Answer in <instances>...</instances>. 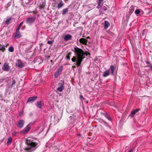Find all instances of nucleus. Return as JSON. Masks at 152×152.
Wrapping results in <instances>:
<instances>
[{
    "instance_id": "1",
    "label": "nucleus",
    "mask_w": 152,
    "mask_h": 152,
    "mask_svg": "<svg viewBox=\"0 0 152 152\" xmlns=\"http://www.w3.org/2000/svg\"><path fill=\"white\" fill-rule=\"evenodd\" d=\"M74 52L76 56H73L72 58L73 62H76L77 66H79L85 56H88V54L85 52L82 49L77 47L74 48Z\"/></svg>"
},
{
    "instance_id": "2",
    "label": "nucleus",
    "mask_w": 152,
    "mask_h": 152,
    "mask_svg": "<svg viewBox=\"0 0 152 152\" xmlns=\"http://www.w3.org/2000/svg\"><path fill=\"white\" fill-rule=\"evenodd\" d=\"M39 141L34 140H27V146L23 148L25 152H31L35 150L38 146Z\"/></svg>"
},
{
    "instance_id": "3",
    "label": "nucleus",
    "mask_w": 152,
    "mask_h": 152,
    "mask_svg": "<svg viewBox=\"0 0 152 152\" xmlns=\"http://www.w3.org/2000/svg\"><path fill=\"white\" fill-rule=\"evenodd\" d=\"M35 19L36 16H35L28 17L26 19V23L29 26L31 25L34 23Z\"/></svg>"
},
{
    "instance_id": "4",
    "label": "nucleus",
    "mask_w": 152,
    "mask_h": 152,
    "mask_svg": "<svg viewBox=\"0 0 152 152\" xmlns=\"http://www.w3.org/2000/svg\"><path fill=\"white\" fill-rule=\"evenodd\" d=\"M64 81L61 80V82L58 84V87L57 88V90L59 92H61L64 88Z\"/></svg>"
},
{
    "instance_id": "5",
    "label": "nucleus",
    "mask_w": 152,
    "mask_h": 152,
    "mask_svg": "<svg viewBox=\"0 0 152 152\" xmlns=\"http://www.w3.org/2000/svg\"><path fill=\"white\" fill-rule=\"evenodd\" d=\"M63 68V66H61L59 67L57 71L55 73L54 77L55 78H57L58 77L62 72Z\"/></svg>"
},
{
    "instance_id": "6",
    "label": "nucleus",
    "mask_w": 152,
    "mask_h": 152,
    "mask_svg": "<svg viewBox=\"0 0 152 152\" xmlns=\"http://www.w3.org/2000/svg\"><path fill=\"white\" fill-rule=\"evenodd\" d=\"M2 69L4 71L8 72L10 70V67L8 64L7 63H5L2 66Z\"/></svg>"
},
{
    "instance_id": "7",
    "label": "nucleus",
    "mask_w": 152,
    "mask_h": 152,
    "mask_svg": "<svg viewBox=\"0 0 152 152\" xmlns=\"http://www.w3.org/2000/svg\"><path fill=\"white\" fill-rule=\"evenodd\" d=\"M32 123H30L27 126L26 128V129H24V130L20 132V133L21 134H24L26 133H27L28 131L31 129V127H28V126H31V124Z\"/></svg>"
},
{
    "instance_id": "8",
    "label": "nucleus",
    "mask_w": 152,
    "mask_h": 152,
    "mask_svg": "<svg viewBox=\"0 0 152 152\" xmlns=\"http://www.w3.org/2000/svg\"><path fill=\"white\" fill-rule=\"evenodd\" d=\"M72 36L69 34H66L63 37V39L64 40L67 41L69 40L72 39Z\"/></svg>"
},
{
    "instance_id": "9",
    "label": "nucleus",
    "mask_w": 152,
    "mask_h": 152,
    "mask_svg": "<svg viewBox=\"0 0 152 152\" xmlns=\"http://www.w3.org/2000/svg\"><path fill=\"white\" fill-rule=\"evenodd\" d=\"M37 98V96H32L29 97L28 99L27 102L31 103L34 101Z\"/></svg>"
},
{
    "instance_id": "10",
    "label": "nucleus",
    "mask_w": 152,
    "mask_h": 152,
    "mask_svg": "<svg viewBox=\"0 0 152 152\" xmlns=\"http://www.w3.org/2000/svg\"><path fill=\"white\" fill-rule=\"evenodd\" d=\"M24 123V121L23 120H20L18 122L17 125L19 128H21L23 126Z\"/></svg>"
},
{
    "instance_id": "11",
    "label": "nucleus",
    "mask_w": 152,
    "mask_h": 152,
    "mask_svg": "<svg viewBox=\"0 0 152 152\" xmlns=\"http://www.w3.org/2000/svg\"><path fill=\"white\" fill-rule=\"evenodd\" d=\"M21 37V35L19 31L16 30V31L14 35V37L16 38H19Z\"/></svg>"
},
{
    "instance_id": "12",
    "label": "nucleus",
    "mask_w": 152,
    "mask_h": 152,
    "mask_svg": "<svg viewBox=\"0 0 152 152\" xmlns=\"http://www.w3.org/2000/svg\"><path fill=\"white\" fill-rule=\"evenodd\" d=\"M110 26V23L108 21L105 20L104 24V27L105 29H107Z\"/></svg>"
},
{
    "instance_id": "13",
    "label": "nucleus",
    "mask_w": 152,
    "mask_h": 152,
    "mask_svg": "<svg viewBox=\"0 0 152 152\" xmlns=\"http://www.w3.org/2000/svg\"><path fill=\"white\" fill-rule=\"evenodd\" d=\"M79 42L80 43L86 45L88 42V40L84 38H81L80 39Z\"/></svg>"
},
{
    "instance_id": "14",
    "label": "nucleus",
    "mask_w": 152,
    "mask_h": 152,
    "mask_svg": "<svg viewBox=\"0 0 152 152\" xmlns=\"http://www.w3.org/2000/svg\"><path fill=\"white\" fill-rule=\"evenodd\" d=\"M18 61L20 62V63H16V65L19 68H22L23 66V64L20 62V60H18Z\"/></svg>"
},
{
    "instance_id": "15",
    "label": "nucleus",
    "mask_w": 152,
    "mask_h": 152,
    "mask_svg": "<svg viewBox=\"0 0 152 152\" xmlns=\"http://www.w3.org/2000/svg\"><path fill=\"white\" fill-rule=\"evenodd\" d=\"M109 69H107L105 71L103 72V76L104 77H107L110 74Z\"/></svg>"
},
{
    "instance_id": "16",
    "label": "nucleus",
    "mask_w": 152,
    "mask_h": 152,
    "mask_svg": "<svg viewBox=\"0 0 152 152\" xmlns=\"http://www.w3.org/2000/svg\"><path fill=\"white\" fill-rule=\"evenodd\" d=\"M64 5V4L63 2L61 0V1L59 2V3H58L57 6V8L58 9H60Z\"/></svg>"
},
{
    "instance_id": "17",
    "label": "nucleus",
    "mask_w": 152,
    "mask_h": 152,
    "mask_svg": "<svg viewBox=\"0 0 152 152\" xmlns=\"http://www.w3.org/2000/svg\"><path fill=\"white\" fill-rule=\"evenodd\" d=\"M36 105L37 107L41 109L42 105V102L41 101L38 102L36 103Z\"/></svg>"
},
{
    "instance_id": "18",
    "label": "nucleus",
    "mask_w": 152,
    "mask_h": 152,
    "mask_svg": "<svg viewBox=\"0 0 152 152\" xmlns=\"http://www.w3.org/2000/svg\"><path fill=\"white\" fill-rule=\"evenodd\" d=\"M7 45H2L0 44V50H1L2 52H4L5 50V47L7 46Z\"/></svg>"
},
{
    "instance_id": "19",
    "label": "nucleus",
    "mask_w": 152,
    "mask_h": 152,
    "mask_svg": "<svg viewBox=\"0 0 152 152\" xmlns=\"http://www.w3.org/2000/svg\"><path fill=\"white\" fill-rule=\"evenodd\" d=\"M12 20L11 17L7 19L5 21V23L6 24L8 25L10 22V21Z\"/></svg>"
},
{
    "instance_id": "20",
    "label": "nucleus",
    "mask_w": 152,
    "mask_h": 152,
    "mask_svg": "<svg viewBox=\"0 0 152 152\" xmlns=\"http://www.w3.org/2000/svg\"><path fill=\"white\" fill-rule=\"evenodd\" d=\"M68 8H66L62 10V14L63 15H65L66 13L68 11Z\"/></svg>"
},
{
    "instance_id": "21",
    "label": "nucleus",
    "mask_w": 152,
    "mask_h": 152,
    "mask_svg": "<svg viewBox=\"0 0 152 152\" xmlns=\"http://www.w3.org/2000/svg\"><path fill=\"white\" fill-rule=\"evenodd\" d=\"M110 68L111 71V73L112 75H114V66L113 65H111L110 66Z\"/></svg>"
},
{
    "instance_id": "22",
    "label": "nucleus",
    "mask_w": 152,
    "mask_h": 152,
    "mask_svg": "<svg viewBox=\"0 0 152 152\" xmlns=\"http://www.w3.org/2000/svg\"><path fill=\"white\" fill-rule=\"evenodd\" d=\"M140 109L138 108L135 110H132L131 113V114H135L140 110Z\"/></svg>"
},
{
    "instance_id": "23",
    "label": "nucleus",
    "mask_w": 152,
    "mask_h": 152,
    "mask_svg": "<svg viewBox=\"0 0 152 152\" xmlns=\"http://www.w3.org/2000/svg\"><path fill=\"white\" fill-rule=\"evenodd\" d=\"M12 139L11 137H10L8 138L7 144L8 145L10 144L12 142Z\"/></svg>"
},
{
    "instance_id": "24",
    "label": "nucleus",
    "mask_w": 152,
    "mask_h": 152,
    "mask_svg": "<svg viewBox=\"0 0 152 152\" xmlns=\"http://www.w3.org/2000/svg\"><path fill=\"white\" fill-rule=\"evenodd\" d=\"M134 7L132 6H131L129 9V12L130 13V14H131L134 11Z\"/></svg>"
},
{
    "instance_id": "25",
    "label": "nucleus",
    "mask_w": 152,
    "mask_h": 152,
    "mask_svg": "<svg viewBox=\"0 0 152 152\" xmlns=\"http://www.w3.org/2000/svg\"><path fill=\"white\" fill-rule=\"evenodd\" d=\"M12 83L10 86V87L11 88H12V87H13L14 86V85H15V84L16 83V81L14 79H12Z\"/></svg>"
},
{
    "instance_id": "26",
    "label": "nucleus",
    "mask_w": 152,
    "mask_h": 152,
    "mask_svg": "<svg viewBox=\"0 0 152 152\" xmlns=\"http://www.w3.org/2000/svg\"><path fill=\"white\" fill-rule=\"evenodd\" d=\"M105 117L107 118L109 121H111V118L109 116V115H104Z\"/></svg>"
},
{
    "instance_id": "27",
    "label": "nucleus",
    "mask_w": 152,
    "mask_h": 152,
    "mask_svg": "<svg viewBox=\"0 0 152 152\" xmlns=\"http://www.w3.org/2000/svg\"><path fill=\"white\" fill-rule=\"evenodd\" d=\"M23 22H21L19 24V25L16 30H17V31H19L20 29L21 26H22V25H23Z\"/></svg>"
},
{
    "instance_id": "28",
    "label": "nucleus",
    "mask_w": 152,
    "mask_h": 152,
    "mask_svg": "<svg viewBox=\"0 0 152 152\" xmlns=\"http://www.w3.org/2000/svg\"><path fill=\"white\" fill-rule=\"evenodd\" d=\"M14 48L12 46L10 47L8 49V50L10 52H12L14 51Z\"/></svg>"
},
{
    "instance_id": "29",
    "label": "nucleus",
    "mask_w": 152,
    "mask_h": 152,
    "mask_svg": "<svg viewBox=\"0 0 152 152\" xmlns=\"http://www.w3.org/2000/svg\"><path fill=\"white\" fill-rule=\"evenodd\" d=\"M71 55L70 53H69L66 56V59L67 60H70V56Z\"/></svg>"
},
{
    "instance_id": "30",
    "label": "nucleus",
    "mask_w": 152,
    "mask_h": 152,
    "mask_svg": "<svg viewBox=\"0 0 152 152\" xmlns=\"http://www.w3.org/2000/svg\"><path fill=\"white\" fill-rule=\"evenodd\" d=\"M140 10L138 9L136 10L135 11V13L137 15L139 14L140 13Z\"/></svg>"
},
{
    "instance_id": "31",
    "label": "nucleus",
    "mask_w": 152,
    "mask_h": 152,
    "mask_svg": "<svg viewBox=\"0 0 152 152\" xmlns=\"http://www.w3.org/2000/svg\"><path fill=\"white\" fill-rule=\"evenodd\" d=\"M11 1H10L7 3V8L8 7H9L11 5Z\"/></svg>"
},
{
    "instance_id": "32",
    "label": "nucleus",
    "mask_w": 152,
    "mask_h": 152,
    "mask_svg": "<svg viewBox=\"0 0 152 152\" xmlns=\"http://www.w3.org/2000/svg\"><path fill=\"white\" fill-rule=\"evenodd\" d=\"M53 43V40L52 41H48L47 42V43L49 45H52Z\"/></svg>"
},
{
    "instance_id": "33",
    "label": "nucleus",
    "mask_w": 152,
    "mask_h": 152,
    "mask_svg": "<svg viewBox=\"0 0 152 152\" xmlns=\"http://www.w3.org/2000/svg\"><path fill=\"white\" fill-rule=\"evenodd\" d=\"M80 99H84L85 98H84L83 96L82 95H80Z\"/></svg>"
},
{
    "instance_id": "34",
    "label": "nucleus",
    "mask_w": 152,
    "mask_h": 152,
    "mask_svg": "<svg viewBox=\"0 0 152 152\" xmlns=\"http://www.w3.org/2000/svg\"><path fill=\"white\" fill-rule=\"evenodd\" d=\"M59 115H60V116H61V117L62 116V115H57V114H56V115H55L54 118H55L56 117H57L58 116H59Z\"/></svg>"
},
{
    "instance_id": "35",
    "label": "nucleus",
    "mask_w": 152,
    "mask_h": 152,
    "mask_svg": "<svg viewBox=\"0 0 152 152\" xmlns=\"http://www.w3.org/2000/svg\"><path fill=\"white\" fill-rule=\"evenodd\" d=\"M134 115H129V117H130L131 118H133L134 117Z\"/></svg>"
},
{
    "instance_id": "36",
    "label": "nucleus",
    "mask_w": 152,
    "mask_h": 152,
    "mask_svg": "<svg viewBox=\"0 0 152 152\" xmlns=\"http://www.w3.org/2000/svg\"><path fill=\"white\" fill-rule=\"evenodd\" d=\"M29 12L31 13H33V14H36V12L35 11H33Z\"/></svg>"
},
{
    "instance_id": "37",
    "label": "nucleus",
    "mask_w": 152,
    "mask_h": 152,
    "mask_svg": "<svg viewBox=\"0 0 152 152\" xmlns=\"http://www.w3.org/2000/svg\"><path fill=\"white\" fill-rule=\"evenodd\" d=\"M145 63H146L147 64H149V65H151V64H150V63L149 62H148V61H146L145 62Z\"/></svg>"
},
{
    "instance_id": "38",
    "label": "nucleus",
    "mask_w": 152,
    "mask_h": 152,
    "mask_svg": "<svg viewBox=\"0 0 152 152\" xmlns=\"http://www.w3.org/2000/svg\"><path fill=\"white\" fill-rule=\"evenodd\" d=\"M133 150V149L132 148L128 152H132Z\"/></svg>"
},
{
    "instance_id": "39",
    "label": "nucleus",
    "mask_w": 152,
    "mask_h": 152,
    "mask_svg": "<svg viewBox=\"0 0 152 152\" xmlns=\"http://www.w3.org/2000/svg\"><path fill=\"white\" fill-rule=\"evenodd\" d=\"M101 2H100L99 1L98 2V6H99L100 5V3Z\"/></svg>"
},
{
    "instance_id": "40",
    "label": "nucleus",
    "mask_w": 152,
    "mask_h": 152,
    "mask_svg": "<svg viewBox=\"0 0 152 152\" xmlns=\"http://www.w3.org/2000/svg\"><path fill=\"white\" fill-rule=\"evenodd\" d=\"M148 67H150V69L151 70H152V65H151V66H148Z\"/></svg>"
},
{
    "instance_id": "41",
    "label": "nucleus",
    "mask_w": 152,
    "mask_h": 152,
    "mask_svg": "<svg viewBox=\"0 0 152 152\" xmlns=\"http://www.w3.org/2000/svg\"><path fill=\"white\" fill-rule=\"evenodd\" d=\"M64 2L66 3H67L69 1L68 0H64Z\"/></svg>"
},
{
    "instance_id": "42",
    "label": "nucleus",
    "mask_w": 152,
    "mask_h": 152,
    "mask_svg": "<svg viewBox=\"0 0 152 152\" xmlns=\"http://www.w3.org/2000/svg\"><path fill=\"white\" fill-rule=\"evenodd\" d=\"M129 148V147L126 146V147L125 149H126V150H127Z\"/></svg>"
},
{
    "instance_id": "43",
    "label": "nucleus",
    "mask_w": 152,
    "mask_h": 152,
    "mask_svg": "<svg viewBox=\"0 0 152 152\" xmlns=\"http://www.w3.org/2000/svg\"><path fill=\"white\" fill-rule=\"evenodd\" d=\"M58 11H57L56 12V14H58Z\"/></svg>"
},
{
    "instance_id": "44",
    "label": "nucleus",
    "mask_w": 152,
    "mask_h": 152,
    "mask_svg": "<svg viewBox=\"0 0 152 152\" xmlns=\"http://www.w3.org/2000/svg\"><path fill=\"white\" fill-rule=\"evenodd\" d=\"M100 2H102L103 1V0H98Z\"/></svg>"
},
{
    "instance_id": "45",
    "label": "nucleus",
    "mask_w": 152,
    "mask_h": 152,
    "mask_svg": "<svg viewBox=\"0 0 152 152\" xmlns=\"http://www.w3.org/2000/svg\"><path fill=\"white\" fill-rule=\"evenodd\" d=\"M107 8H105L104 9V11H106V10H107Z\"/></svg>"
},
{
    "instance_id": "46",
    "label": "nucleus",
    "mask_w": 152,
    "mask_h": 152,
    "mask_svg": "<svg viewBox=\"0 0 152 152\" xmlns=\"http://www.w3.org/2000/svg\"><path fill=\"white\" fill-rule=\"evenodd\" d=\"M21 44H22L23 45H24V44L23 42H22L21 43Z\"/></svg>"
},
{
    "instance_id": "47",
    "label": "nucleus",
    "mask_w": 152,
    "mask_h": 152,
    "mask_svg": "<svg viewBox=\"0 0 152 152\" xmlns=\"http://www.w3.org/2000/svg\"><path fill=\"white\" fill-rule=\"evenodd\" d=\"M39 80H40H40H40V82H42V81L41 79V78H40V77H39Z\"/></svg>"
},
{
    "instance_id": "48",
    "label": "nucleus",
    "mask_w": 152,
    "mask_h": 152,
    "mask_svg": "<svg viewBox=\"0 0 152 152\" xmlns=\"http://www.w3.org/2000/svg\"><path fill=\"white\" fill-rule=\"evenodd\" d=\"M23 111H22V112H21V113H20V114H23Z\"/></svg>"
},
{
    "instance_id": "49",
    "label": "nucleus",
    "mask_w": 152,
    "mask_h": 152,
    "mask_svg": "<svg viewBox=\"0 0 152 152\" xmlns=\"http://www.w3.org/2000/svg\"><path fill=\"white\" fill-rule=\"evenodd\" d=\"M103 122L104 123L107 124L106 122L104 121H103Z\"/></svg>"
},
{
    "instance_id": "50",
    "label": "nucleus",
    "mask_w": 152,
    "mask_h": 152,
    "mask_svg": "<svg viewBox=\"0 0 152 152\" xmlns=\"http://www.w3.org/2000/svg\"><path fill=\"white\" fill-rule=\"evenodd\" d=\"M69 118H70L71 119V118H72V116H70Z\"/></svg>"
},
{
    "instance_id": "51",
    "label": "nucleus",
    "mask_w": 152,
    "mask_h": 152,
    "mask_svg": "<svg viewBox=\"0 0 152 152\" xmlns=\"http://www.w3.org/2000/svg\"><path fill=\"white\" fill-rule=\"evenodd\" d=\"M89 38V37H87V39H88V38Z\"/></svg>"
},
{
    "instance_id": "52",
    "label": "nucleus",
    "mask_w": 152,
    "mask_h": 152,
    "mask_svg": "<svg viewBox=\"0 0 152 152\" xmlns=\"http://www.w3.org/2000/svg\"><path fill=\"white\" fill-rule=\"evenodd\" d=\"M97 8H99V6H98L97 7Z\"/></svg>"
},
{
    "instance_id": "53",
    "label": "nucleus",
    "mask_w": 152,
    "mask_h": 152,
    "mask_svg": "<svg viewBox=\"0 0 152 152\" xmlns=\"http://www.w3.org/2000/svg\"><path fill=\"white\" fill-rule=\"evenodd\" d=\"M103 114H107L108 113H104Z\"/></svg>"
},
{
    "instance_id": "54",
    "label": "nucleus",
    "mask_w": 152,
    "mask_h": 152,
    "mask_svg": "<svg viewBox=\"0 0 152 152\" xmlns=\"http://www.w3.org/2000/svg\"><path fill=\"white\" fill-rule=\"evenodd\" d=\"M88 54L89 55H90V54L89 53H88Z\"/></svg>"
},
{
    "instance_id": "55",
    "label": "nucleus",
    "mask_w": 152,
    "mask_h": 152,
    "mask_svg": "<svg viewBox=\"0 0 152 152\" xmlns=\"http://www.w3.org/2000/svg\"><path fill=\"white\" fill-rule=\"evenodd\" d=\"M50 61H51V62H52V60H50Z\"/></svg>"
}]
</instances>
